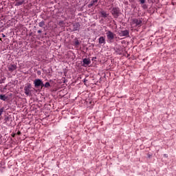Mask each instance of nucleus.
Here are the masks:
<instances>
[{
  "label": "nucleus",
  "mask_w": 176,
  "mask_h": 176,
  "mask_svg": "<svg viewBox=\"0 0 176 176\" xmlns=\"http://www.w3.org/2000/svg\"><path fill=\"white\" fill-rule=\"evenodd\" d=\"M90 63H91L90 59H89V58L83 59V64H84V65H89V64H90Z\"/></svg>",
  "instance_id": "obj_6"
},
{
  "label": "nucleus",
  "mask_w": 176,
  "mask_h": 176,
  "mask_svg": "<svg viewBox=\"0 0 176 176\" xmlns=\"http://www.w3.org/2000/svg\"><path fill=\"white\" fill-rule=\"evenodd\" d=\"M106 35H107V38L108 41H109V42H112V41H113V39L115 38V34L111 31H108L106 33Z\"/></svg>",
  "instance_id": "obj_1"
},
{
  "label": "nucleus",
  "mask_w": 176,
  "mask_h": 176,
  "mask_svg": "<svg viewBox=\"0 0 176 176\" xmlns=\"http://www.w3.org/2000/svg\"><path fill=\"white\" fill-rule=\"evenodd\" d=\"M41 87H45V84H43V82H41V84L40 85Z\"/></svg>",
  "instance_id": "obj_13"
},
{
  "label": "nucleus",
  "mask_w": 176,
  "mask_h": 176,
  "mask_svg": "<svg viewBox=\"0 0 176 176\" xmlns=\"http://www.w3.org/2000/svg\"><path fill=\"white\" fill-rule=\"evenodd\" d=\"M164 156L165 157H167V155H166V154H165V155H164Z\"/></svg>",
  "instance_id": "obj_18"
},
{
  "label": "nucleus",
  "mask_w": 176,
  "mask_h": 176,
  "mask_svg": "<svg viewBox=\"0 0 176 176\" xmlns=\"http://www.w3.org/2000/svg\"><path fill=\"white\" fill-rule=\"evenodd\" d=\"M120 35H122V36H127V35H129V31L127 30L121 31Z\"/></svg>",
  "instance_id": "obj_7"
},
{
  "label": "nucleus",
  "mask_w": 176,
  "mask_h": 176,
  "mask_svg": "<svg viewBox=\"0 0 176 176\" xmlns=\"http://www.w3.org/2000/svg\"><path fill=\"white\" fill-rule=\"evenodd\" d=\"M8 99V97L5 95H0V100L6 101Z\"/></svg>",
  "instance_id": "obj_8"
},
{
  "label": "nucleus",
  "mask_w": 176,
  "mask_h": 176,
  "mask_svg": "<svg viewBox=\"0 0 176 176\" xmlns=\"http://www.w3.org/2000/svg\"><path fill=\"white\" fill-rule=\"evenodd\" d=\"M34 85L35 87H39L42 85V80L41 79H36L34 81Z\"/></svg>",
  "instance_id": "obj_3"
},
{
  "label": "nucleus",
  "mask_w": 176,
  "mask_h": 176,
  "mask_svg": "<svg viewBox=\"0 0 176 176\" xmlns=\"http://www.w3.org/2000/svg\"><path fill=\"white\" fill-rule=\"evenodd\" d=\"M41 32H42V31L38 30V34H41Z\"/></svg>",
  "instance_id": "obj_17"
},
{
  "label": "nucleus",
  "mask_w": 176,
  "mask_h": 176,
  "mask_svg": "<svg viewBox=\"0 0 176 176\" xmlns=\"http://www.w3.org/2000/svg\"><path fill=\"white\" fill-rule=\"evenodd\" d=\"M140 3H145V0H140Z\"/></svg>",
  "instance_id": "obj_16"
},
{
  "label": "nucleus",
  "mask_w": 176,
  "mask_h": 176,
  "mask_svg": "<svg viewBox=\"0 0 176 176\" xmlns=\"http://www.w3.org/2000/svg\"><path fill=\"white\" fill-rule=\"evenodd\" d=\"M25 94L26 96H31V85L28 84L24 87Z\"/></svg>",
  "instance_id": "obj_2"
},
{
  "label": "nucleus",
  "mask_w": 176,
  "mask_h": 176,
  "mask_svg": "<svg viewBox=\"0 0 176 176\" xmlns=\"http://www.w3.org/2000/svg\"><path fill=\"white\" fill-rule=\"evenodd\" d=\"M74 43L76 45V46H78V45H79V41H76Z\"/></svg>",
  "instance_id": "obj_14"
},
{
  "label": "nucleus",
  "mask_w": 176,
  "mask_h": 176,
  "mask_svg": "<svg viewBox=\"0 0 176 176\" xmlns=\"http://www.w3.org/2000/svg\"><path fill=\"white\" fill-rule=\"evenodd\" d=\"M99 45H105V37L100 36L98 39Z\"/></svg>",
  "instance_id": "obj_4"
},
{
  "label": "nucleus",
  "mask_w": 176,
  "mask_h": 176,
  "mask_svg": "<svg viewBox=\"0 0 176 176\" xmlns=\"http://www.w3.org/2000/svg\"><path fill=\"white\" fill-rule=\"evenodd\" d=\"M39 27H45V22L41 21L38 23Z\"/></svg>",
  "instance_id": "obj_10"
},
{
  "label": "nucleus",
  "mask_w": 176,
  "mask_h": 176,
  "mask_svg": "<svg viewBox=\"0 0 176 176\" xmlns=\"http://www.w3.org/2000/svg\"><path fill=\"white\" fill-rule=\"evenodd\" d=\"M101 14L102 16H103V17H107V12H105L104 11H102Z\"/></svg>",
  "instance_id": "obj_11"
},
{
  "label": "nucleus",
  "mask_w": 176,
  "mask_h": 176,
  "mask_svg": "<svg viewBox=\"0 0 176 176\" xmlns=\"http://www.w3.org/2000/svg\"><path fill=\"white\" fill-rule=\"evenodd\" d=\"M3 112V109H0V116H1V115H2Z\"/></svg>",
  "instance_id": "obj_15"
},
{
  "label": "nucleus",
  "mask_w": 176,
  "mask_h": 176,
  "mask_svg": "<svg viewBox=\"0 0 176 176\" xmlns=\"http://www.w3.org/2000/svg\"><path fill=\"white\" fill-rule=\"evenodd\" d=\"M132 23L133 24H135V25H141V23H142V21L138 19H133Z\"/></svg>",
  "instance_id": "obj_5"
},
{
  "label": "nucleus",
  "mask_w": 176,
  "mask_h": 176,
  "mask_svg": "<svg viewBox=\"0 0 176 176\" xmlns=\"http://www.w3.org/2000/svg\"><path fill=\"white\" fill-rule=\"evenodd\" d=\"M77 30H79V24L76 23V24L74 25V30H75V31H77Z\"/></svg>",
  "instance_id": "obj_9"
},
{
  "label": "nucleus",
  "mask_w": 176,
  "mask_h": 176,
  "mask_svg": "<svg viewBox=\"0 0 176 176\" xmlns=\"http://www.w3.org/2000/svg\"><path fill=\"white\" fill-rule=\"evenodd\" d=\"M0 41H1V38H0Z\"/></svg>",
  "instance_id": "obj_20"
},
{
  "label": "nucleus",
  "mask_w": 176,
  "mask_h": 176,
  "mask_svg": "<svg viewBox=\"0 0 176 176\" xmlns=\"http://www.w3.org/2000/svg\"><path fill=\"white\" fill-rule=\"evenodd\" d=\"M45 87H50V82H46L45 84Z\"/></svg>",
  "instance_id": "obj_12"
},
{
  "label": "nucleus",
  "mask_w": 176,
  "mask_h": 176,
  "mask_svg": "<svg viewBox=\"0 0 176 176\" xmlns=\"http://www.w3.org/2000/svg\"><path fill=\"white\" fill-rule=\"evenodd\" d=\"M3 36L5 37V35L3 34Z\"/></svg>",
  "instance_id": "obj_19"
}]
</instances>
